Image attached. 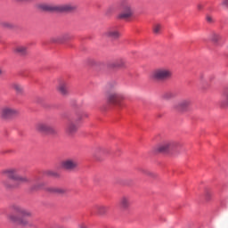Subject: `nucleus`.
Returning a JSON list of instances; mask_svg holds the SVG:
<instances>
[{"instance_id":"f257e3e1","label":"nucleus","mask_w":228,"mask_h":228,"mask_svg":"<svg viewBox=\"0 0 228 228\" xmlns=\"http://www.w3.org/2000/svg\"><path fill=\"white\" fill-rule=\"evenodd\" d=\"M4 174L11 181L14 182V183H10L7 181L3 182L5 188H17L19 184H25L30 182L28 176L20 175L18 169H8L4 171Z\"/></svg>"},{"instance_id":"f03ea898","label":"nucleus","mask_w":228,"mask_h":228,"mask_svg":"<svg viewBox=\"0 0 228 228\" xmlns=\"http://www.w3.org/2000/svg\"><path fill=\"white\" fill-rule=\"evenodd\" d=\"M77 6L73 4H42L41 9L45 12H74Z\"/></svg>"},{"instance_id":"7ed1b4c3","label":"nucleus","mask_w":228,"mask_h":228,"mask_svg":"<svg viewBox=\"0 0 228 228\" xmlns=\"http://www.w3.org/2000/svg\"><path fill=\"white\" fill-rule=\"evenodd\" d=\"M183 147V143L177 141H166L157 146V152H177Z\"/></svg>"},{"instance_id":"20e7f679","label":"nucleus","mask_w":228,"mask_h":228,"mask_svg":"<svg viewBox=\"0 0 228 228\" xmlns=\"http://www.w3.org/2000/svg\"><path fill=\"white\" fill-rule=\"evenodd\" d=\"M106 99L109 104L118 106V108H124V103H122V101H124L125 97L120 91L107 92Z\"/></svg>"},{"instance_id":"39448f33","label":"nucleus","mask_w":228,"mask_h":228,"mask_svg":"<svg viewBox=\"0 0 228 228\" xmlns=\"http://www.w3.org/2000/svg\"><path fill=\"white\" fill-rule=\"evenodd\" d=\"M154 81H168L172 78V70L167 68H159L151 75Z\"/></svg>"},{"instance_id":"423d86ee","label":"nucleus","mask_w":228,"mask_h":228,"mask_svg":"<svg viewBox=\"0 0 228 228\" xmlns=\"http://www.w3.org/2000/svg\"><path fill=\"white\" fill-rule=\"evenodd\" d=\"M61 168L69 172H74L79 167V161L75 158H69L64 159L61 164Z\"/></svg>"},{"instance_id":"0eeeda50","label":"nucleus","mask_w":228,"mask_h":228,"mask_svg":"<svg viewBox=\"0 0 228 228\" xmlns=\"http://www.w3.org/2000/svg\"><path fill=\"white\" fill-rule=\"evenodd\" d=\"M134 13V6L129 2L122 4V12L118 15L119 19H131Z\"/></svg>"},{"instance_id":"6e6552de","label":"nucleus","mask_w":228,"mask_h":228,"mask_svg":"<svg viewBox=\"0 0 228 228\" xmlns=\"http://www.w3.org/2000/svg\"><path fill=\"white\" fill-rule=\"evenodd\" d=\"M0 115L2 118L10 119L19 116V111L15 108L4 107L1 109Z\"/></svg>"},{"instance_id":"1a4fd4ad","label":"nucleus","mask_w":228,"mask_h":228,"mask_svg":"<svg viewBox=\"0 0 228 228\" xmlns=\"http://www.w3.org/2000/svg\"><path fill=\"white\" fill-rule=\"evenodd\" d=\"M36 129L39 133H45L46 134H57L58 131L56 128L49 126L47 123H37L36 125Z\"/></svg>"},{"instance_id":"9d476101","label":"nucleus","mask_w":228,"mask_h":228,"mask_svg":"<svg viewBox=\"0 0 228 228\" xmlns=\"http://www.w3.org/2000/svg\"><path fill=\"white\" fill-rule=\"evenodd\" d=\"M83 116H78L74 121H69L66 126V133L67 134H74V133L77 132L78 126L77 122H81Z\"/></svg>"},{"instance_id":"9b49d317","label":"nucleus","mask_w":228,"mask_h":228,"mask_svg":"<svg viewBox=\"0 0 228 228\" xmlns=\"http://www.w3.org/2000/svg\"><path fill=\"white\" fill-rule=\"evenodd\" d=\"M103 37L111 38V40H117V38H120V31L117 27H110L103 33Z\"/></svg>"},{"instance_id":"f8f14e48","label":"nucleus","mask_w":228,"mask_h":228,"mask_svg":"<svg viewBox=\"0 0 228 228\" xmlns=\"http://www.w3.org/2000/svg\"><path fill=\"white\" fill-rule=\"evenodd\" d=\"M191 104V101L190 99L181 100L179 102L174 105V109L177 110V111H186L190 105Z\"/></svg>"},{"instance_id":"ddd939ff","label":"nucleus","mask_w":228,"mask_h":228,"mask_svg":"<svg viewBox=\"0 0 228 228\" xmlns=\"http://www.w3.org/2000/svg\"><path fill=\"white\" fill-rule=\"evenodd\" d=\"M57 92L63 97H67L69 95V83L67 81L61 80L59 82L57 86Z\"/></svg>"},{"instance_id":"4468645a","label":"nucleus","mask_w":228,"mask_h":228,"mask_svg":"<svg viewBox=\"0 0 228 228\" xmlns=\"http://www.w3.org/2000/svg\"><path fill=\"white\" fill-rule=\"evenodd\" d=\"M119 207L123 211H127L131 208V197L122 196L119 200Z\"/></svg>"},{"instance_id":"2eb2a0df","label":"nucleus","mask_w":228,"mask_h":228,"mask_svg":"<svg viewBox=\"0 0 228 228\" xmlns=\"http://www.w3.org/2000/svg\"><path fill=\"white\" fill-rule=\"evenodd\" d=\"M9 220H11V222H13L14 224H19L20 225H23V227H31V224H29V221L26 219H20L14 215H10Z\"/></svg>"},{"instance_id":"dca6fc26","label":"nucleus","mask_w":228,"mask_h":228,"mask_svg":"<svg viewBox=\"0 0 228 228\" xmlns=\"http://www.w3.org/2000/svg\"><path fill=\"white\" fill-rule=\"evenodd\" d=\"M109 209H110V207L105 205H97L94 207V211L96 215H99V216H104V215L108 213Z\"/></svg>"},{"instance_id":"f3484780","label":"nucleus","mask_w":228,"mask_h":228,"mask_svg":"<svg viewBox=\"0 0 228 228\" xmlns=\"http://www.w3.org/2000/svg\"><path fill=\"white\" fill-rule=\"evenodd\" d=\"M13 51L16 54H19L20 56H26V54H28V47L26 45H17L16 47H14Z\"/></svg>"},{"instance_id":"a211bd4d","label":"nucleus","mask_w":228,"mask_h":228,"mask_svg":"<svg viewBox=\"0 0 228 228\" xmlns=\"http://www.w3.org/2000/svg\"><path fill=\"white\" fill-rule=\"evenodd\" d=\"M48 191L51 193H56L57 195H65V193H67V189L60 187H50L48 188Z\"/></svg>"},{"instance_id":"6ab92c4d","label":"nucleus","mask_w":228,"mask_h":228,"mask_svg":"<svg viewBox=\"0 0 228 228\" xmlns=\"http://www.w3.org/2000/svg\"><path fill=\"white\" fill-rule=\"evenodd\" d=\"M107 90L108 92H120V89L118 88V84L115 81L108 83Z\"/></svg>"},{"instance_id":"aec40b11","label":"nucleus","mask_w":228,"mask_h":228,"mask_svg":"<svg viewBox=\"0 0 228 228\" xmlns=\"http://www.w3.org/2000/svg\"><path fill=\"white\" fill-rule=\"evenodd\" d=\"M10 86L13 90H15L17 94H22V92H24V86H22L20 84L17 82L11 83Z\"/></svg>"},{"instance_id":"412c9836","label":"nucleus","mask_w":228,"mask_h":228,"mask_svg":"<svg viewBox=\"0 0 228 228\" xmlns=\"http://www.w3.org/2000/svg\"><path fill=\"white\" fill-rule=\"evenodd\" d=\"M222 37L220 36V34L216 33V32H212L209 35V40L212 41L213 44H218V42H220Z\"/></svg>"},{"instance_id":"4be33fe9","label":"nucleus","mask_w":228,"mask_h":228,"mask_svg":"<svg viewBox=\"0 0 228 228\" xmlns=\"http://www.w3.org/2000/svg\"><path fill=\"white\" fill-rule=\"evenodd\" d=\"M20 216H23L24 218H31L33 216V212L29 211L26 208H23L21 210V214H20Z\"/></svg>"},{"instance_id":"5701e85b","label":"nucleus","mask_w":228,"mask_h":228,"mask_svg":"<svg viewBox=\"0 0 228 228\" xmlns=\"http://www.w3.org/2000/svg\"><path fill=\"white\" fill-rule=\"evenodd\" d=\"M161 29H163V26H161V24H159V23H156L153 26V33L155 35H159L161 33Z\"/></svg>"},{"instance_id":"b1692460","label":"nucleus","mask_w":228,"mask_h":228,"mask_svg":"<svg viewBox=\"0 0 228 228\" xmlns=\"http://www.w3.org/2000/svg\"><path fill=\"white\" fill-rule=\"evenodd\" d=\"M12 211H14V213H17V215L20 216L24 208H22L19 205H12Z\"/></svg>"},{"instance_id":"393cba45","label":"nucleus","mask_w":228,"mask_h":228,"mask_svg":"<svg viewBox=\"0 0 228 228\" xmlns=\"http://www.w3.org/2000/svg\"><path fill=\"white\" fill-rule=\"evenodd\" d=\"M175 97V94L172 92H167L163 94V99H166L168 101L169 99H174Z\"/></svg>"},{"instance_id":"a878e982","label":"nucleus","mask_w":228,"mask_h":228,"mask_svg":"<svg viewBox=\"0 0 228 228\" xmlns=\"http://www.w3.org/2000/svg\"><path fill=\"white\" fill-rule=\"evenodd\" d=\"M224 106H228V89H225L223 93Z\"/></svg>"},{"instance_id":"bb28decb","label":"nucleus","mask_w":228,"mask_h":228,"mask_svg":"<svg viewBox=\"0 0 228 228\" xmlns=\"http://www.w3.org/2000/svg\"><path fill=\"white\" fill-rule=\"evenodd\" d=\"M115 12V6L110 5L109 8L106 10V15H110V13H113Z\"/></svg>"},{"instance_id":"cd10ccee","label":"nucleus","mask_w":228,"mask_h":228,"mask_svg":"<svg viewBox=\"0 0 228 228\" xmlns=\"http://www.w3.org/2000/svg\"><path fill=\"white\" fill-rule=\"evenodd\" d=\"M2 26H4V28H7L8 29H12V28H13V25L10 22H4L2 23Z\"/></svg>"},{"instance_id":"c85d7f7f","label":"nucleus","mask_w":228,"mask_h":228,"mask_svg":"<svg viewBox=\"0 0 228 228\" xmlns=\"http://www.w3.org/2000/svg\"><path fill=\"white\" fill-rule=\"evenodd\" d=\"M47 175H50L51 177H58V173L54 171H48Z\"/></svg>"},{"instance_id":"c756f323","label":"nucleus","mask_w":228,"mask_h":228,"mask_svg":"<svg viewBox=\"0 0 228 228\" xmlns=\"http://www.w3.org/2000/svg\"><path fill=\"white\" fill-rule=\"evenodd\" d=\"M78 228H88V224H86V223H80L78 224Z\"/></svg>"},{"instance_id":"7c9ffc66","label":"nucleus","mask_w":228,"mask_h":228,"mask_svg":"<svg viewBox=\"0 0 228 228\" xmlns=\"http://www.w3.org/2000/svg\"><path fill=\"white\" fill-rule=\"evenodd\" d=\"M207 21H208L209 23L213 22V17L211 16H207Z\"/></svg>"},{"instance_id":"2f4dec72","label":"nucleus","mask_w":228,"mask_h":228,"mask_svg":"<svg viewBox=\"0 0 228 228\" xmlns=\"http://www.w3.org/2000/svg\"><path fill=\"white\" fill-rule=\"evenodd\" d=\"M44 186V183H39L37 187H35V190H38V188H42Z\"/></svg>"},{"instance_id":"473e14b6","label":"nucleus","mask_w":228,"mask_h":228,"mask_svg":"<svg viewBox=\"0 0 228 228\" xmlns=\"http://www.w3.org/2000/svg\"><path fill=\"white\" fill-rule=\"evenodd\" d=\"M5 70H4V69H3V68H0V76H3V75H4L5 74Z\"/></svg>"},{"instance_id":"72a5a7b5","label":"nucleus","mask_w":228,"mask_h":228,"mask_svg":"<svg viewBox=\"0 0 228 228\" xmlns=\"http://www.w3.org/2000/svg\"><path fill=\"white\" fill-rule=\"evenodd\" d=\"M223 6H228V0H224L222 3Z\"/></svg>"},{"instance_id":"f704fd0d","label":"nucleus","mask_w":228,"mask_h":228,"mask_svg":"<svg viewBox=\"0 0 228 228\" xmlns=\"http://www.w3.org/2000/svg\"><path fill=\"white\" fill-rule=\"evenodd\" d=\"M197 8H198V10H202L203 6H202V4H198Z\"/></svg>"},{"instance_id":"c9c22d12","label":"nucleus","mask_w":228,"mask_h":228,"mask_svg":"<svg viewBox=\"0 0 228 228\" xmlns=\"http://www.w3.org/2000/svg\"><path fill=\"white\" fill-rule=\"evenodd\" d=\"M112 67H118V63H113Z\"/></svg>"}]
</instances>
